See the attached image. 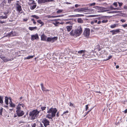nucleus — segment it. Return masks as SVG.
Returning a JSON list of instances; mask_svg holds the SVG:
<instances>
[{"label":"nucleus","mask_w":127,"mask_h":127,"mask_svg":"<svg viewBox=\"0 0 127 127\" xmlns=\"http://www.w3.org/2000/svg\"><path fill=\"white\" fill-rule=\"evenodd\" d=\"M28 20V19L27 18H25L23 19V21H27Z\"/></svg>","instance_id":"63"},{"label":"nucleus","mask_w":127,"mask_h":127,"mask_svg":"<svg viewBox=\"0 0 127 127\" xmlns=\"http://www.w3.org/2000/svg\"><path fill=\"white\" fill-rule=\"evenodd\" d=\"M16 8L17 11H18L19 13H21L22 12H21L22 10V9L21 6L18 3H17L16 5Z\"/></svg>","instance_id":"7"},{"label":"nucleus","mask_w":127,"mask_h":127,"mask_svg":"<svg viewBox=\"0 0 127 127\" xmlns=\"http://www.w3.org/2000/svg\"><path fill=\"white\" fill-rule=\"evenodd\" d=\"M16 112L18 115L19 116H21L24 114V112L23 111L21 110H16Z\"/></svg>","instance_id":"10"},{"label":"nucleus","mask_w":127,"mask_h":127,"mask_svg":"<svg viewBox=\"0 0 127 127\" xmlns=\"http://www.w3.org/2000/svg\"><path fill=\"white\" fill-rule=\"evenodd\" d=\"M108 11L112 10H115V8L113 7L112 6H110L108 7Z\"/></svg>","instance_id":"25"},{"label":"nucleus","mask_w":127,"mask_h":127,"mask_svg":"<svg viewBox=\"0 0 127 127\" xmlns=\"http://www.w3.org/2000/svg\"><path fill=\"white\" fill-rule=\"evenodd\" d=\"M9 99L10 101L9 102V104L10 106L11 107H15V105L12 103L11 98H10Z\"/></svg>","instance_id":"17"},{"label":"nucleus","mask_w":127,"mask_h":127,"mask_svg":"<svg viewBox=\"0 0 127 127\" xmlns=\"http://www.w3.org/2000/svg\"><path fill=\"white\" fill-rule=\"evenodd\" d=\"M53 0H38V2L39 4L45 3L50 2H52Z\"/></svg>","instance_id":"8"},{"label":"nucleus","mask_w":127,"mask_h":127,"mask_svg":"<svg viewBox=\"0 0 127 127\" xmlns=\"http://www.w3.org/2000/svg\"><path fill=\"white\" fill-rule=\"evenodd\" d=\"M95 2H94L90 4L89 5L90 6H94L95 5Z\"/></svg>","instance_id":"45"},{"label":"nucleus","mask_w":127,"mask_h":127,"mask_svg":"<svg viewBox=\"0 0 127 127\" xmlns=\"http://www.w3.org/2000/svg\"><path fill=\"white\" fill-rule=\"evenodd\" d=\"M29 1H30V3L29 4L30 5L34 3V1L33 0H29Z\"/></svg>","instance_id":"33"},{"label":"nucleus","mask_w":127,"mask_h":127,"mask_svg":"<svg viewBox=\"0 0 127 127\" xmlns=\"http://www.w3.org/2000/svg\"><path fill=\"white\" fill-rule=\"evenodd\" d=\"M42 122L44 124L45 127H46L48 125H49V121L46 119H43Z\"/></svg>","instance_id":"9"},{"label":"nucleus","mask_w":127,"mask_h":127,"mask_svg":"<svg viewBox=\"0 0 127 127\" xmlns=\"http://www.w3.org/2000/svg\"><path fill=\"white\" fill-rule=\"evenodd\" d=\"M86 110L87 111V110L88 109V105H86Z\"/></svg>","instance_id":"58"},{"label":"nucleus","mask_w":127,"mask_h":127,"mask_svg":"<svg viewBox=\"0 0 127 127\" xmlns=\"http://www.w3.org/2000/svg\"><path fill=\"white\" fill-rule=\"evenodd\" d=\"M78 22L79 23H82L83 22V20L81 18H79L77 20Z\"/></svg>","instance_id":"27"},{"label":"nucleus","mask_w":127,"mask_h":127,"mask_svg":"<svg viewBox=\"0 0 127 127\" xmlns=\"http://www.w3.org/2000/svg\"><path fill=\"white\" fill-rule=\"evenodd\" d=\"M80 6V5H78V4H76L75 5V7L76 8H77Z\"/></svg>","instance_id":"55"},{"label":"nucleus","mask_w":127,"mask_h":127,"mask_svg":"<svg viewBox=\"0 0 127 127\" xmlns=\"http://www.w3.org/2000/svg\"><path fill=\"white\" fill-rule=\"evenodd\" d=\"M74 16L75 17H82L83 16H84V15L82 14H77L74 15Z\"/></svg>","instance_id":"30"},{"label":"nucleus","mask_w":127,"mask_h":127,"mask_svg":"<svg viewBox=\"0 0 127 127\" xmlns=\"http://www.w3.org/2000/svg\"><path fill=\"white\" fill-rule=\"evenodd\" d=\"M85 50H81L79 51L78 52V53L83 54H84V53H85Z\"/></svg>","instance_id":"31"},{"label":"nucleus","mask_w":127,"mask_h":127,"mask_svg":"<svg viewBox=\"0 0 127 127\" xmlns=\"http://www.w3.org/2000/svg\"><path fill=\"white\" fill-rule=\"evenodd\" d=\"M120 29H117L114 30V34H116L117 33H118L120 32Z\"/></svg>","instance_id":"19"},{"label":"nucleus","mask_w":127,"mask_h":127,"mask_svg":"<svg viewBox=\"0 0 127 127\" xmlns=\"http://www.w3.org/2000/svg\"><path fill=\"white\" fill-rule=\"evenodd\" d=\"M108 21L107 19H105L103 20L102 21V22L103 23H106L108 22Z\"/></svg>","instance_id":"41"},{"label":"nucleus","mask_w":127,"mask_h":127,"mask_svg":"<svg viewBox=\"0 0 127 127\" xmlns=\"http://www.w3.org/2000/svg\"><path fill=\"white\" fill-rule=\"evenodd\" d=\"M114 30H113L110 31V32L112 33V34L113 35L114 34Z\"/></svg>","instance_id":"61"},{"label":"nucleus","mask_w":127,"mask_h":127,"mask_svg":"<svg viewBox=\"0 0 127 127\" xmlns=\"http://www.w3.org/2000/svg\"><path fill=\"white\" fill-rule=\"evenodd\" d=\"M117 25L116 24H114L113 25H111L110 26V27L111 28H114L116 27L117 26Z\"/></svg>","instance_id":"28"},{"label":"nucleus","mask_w":127,"mask_h":127,"mask_svg":"<svg viewBox=\"0 0 127 127\" xmlns=\"http://www.w3.org/2000/svg\"><path fill=\"white\" fill-rule=\"evenodd\" d=\"M31 20L33 21V24H36V22H35L34 21V19H31Z\"/></svg>","instance_id":"51"},{"label":"nucleus","mask_w":127,"mask_h":127,"mask_svg":"<svg viewBox=\"0 0 127 127\" xmlns=\"http://www.w3.org/2000/svg\"><path fill=\"white\" fill-rule=\"evenodd\" d=\"M55 117L51 114H47L46 116V117L49 119H52V118Z\"/></svg>","instance_id":"18"},{"label":"nucleus","mask_w":127,"mask_h":127,"mask_svg":"<svg viewBox=\"0 0 127 127\" xmlns=\"http://www.w3.org/2000/svg\"><path fill=\"white\" fill-rule=\"evenodd\" d=\"M5 102L6 104L7 105L8 104V98L7 97H5Z\"/></svg>","instance_id":"23"},{"label":"nucleus","mask_w":127,"mask_h":127,"mask_svg":"<svg viewBox=\"0 0 127 127\" xmlns=\"http://www.w3.org/2000/svg\"><path fill=\"white\" fill-rule=\"evenodd\" d=\"M32 17H34L36 19H38L39 18V17L38 16L35 15H33L32 16Z\"/></svg>","instance_id":"37"},{"label":"nucleus","mask_w":127,"mask_h":127,"mask_svg":"<svg viewBox=\"0 0 127 127\" xmlns=\"http://www.w3.org/2000/svg\"><path fill=\"white\" fill-rule=\"evenodd\" d=\"M63 10L62 9H59L57 11V13H60L62 12H63Z\"/></svg>","instance_id":"38"},{"label":"nucleus","mask_w":127,"mask_h":127,"mask_svg":"<svg viewBox=\"0 0 127 127\" xmlns=\"http://www.w3.org/2000/svg\"><path fill=\"white\" fill-rule=\"evenodd\" d=\"M36 126V124L35 123H34V124H33L32 125V127H35Z\"/></svg>","instance_id":"56"},{"label":"nucleus","mask_w":127,"mask_h":127,"mask_svg":"<svg viewBox=\"0 0 127 127\" xmlns=\"http://www.w3.org/2000/svg\"><path fill=\"white\" fill-rule=\"evenodd\" d=\"M118 2L119 4V6L120 7H121L122 5L123 4V3L122 2L120 3L119 2Z\"/></svg>","instance_id":"46"},{"label":"nucleus","mask_w":127,"mask_h":127,"mask_svg":"<svg viewBox=\"0 0 127 127\" xmlns=\"http://www.w3.org/2000/svg\"><path fill=\"white\" fill-rule=\"evenodd\" d=\"M37 28V27H29V29L31 31H32L34 29H36Z\"/></svg>","instance_id":"26"},{"label":"nucleus","mask_w":127,"mask_h":127,"mask_svg":"<svg viewBox=\"0 0 127 127\" xmlns=\"http://www.w3.org/2000/svg\"><path fill=\"white\" fill-rule=\"evenodd\" d=\"M82 32V28L81 26H79L75 30H72L70 32V34L72 36L77 37L80 35Z\"/></svg>","instance_id":"1"},{"label":"nucleus","mask_w":127,"mask_h":127,"mask_svg":"<svg viewBox=\"0 0 127 127\" xmlns=\"http://www.w3.org/2000/svg\"><path fill=\"white\" fill-rule=\"evenodd\" d=\"M9 35L11 36H13L16 35V34L15 32L12 31L9 33Z\"/></svg>","instance_id":"22"},{"label":"nucleus","mask_w":127,"mask_h":127,"mask_svg":"<svg viewBox=\"0 0 127 127\" xmlns=\"http://www.w3.org/2000/svg\"><path fill=\"white\" fill-rule=\"evenodd\" d=\"M31 36V39L32 41H33L35 39L37 40L39 38L38 35L37 34L32 35Z\"/></svg>","instance_id":"11"},{"label":"nucleus","mask_w":127,"mask_h":127,"mask_svg":"<svg viewBox=\"0 0 127 127\" xmlns=\"http://www.w3.org/2000/svg\"><path fill=\"white\" fill-rule=\"evenodd\" d=\"M90 33V29L88 28H86L85 29L84 32V36L87 38L89 37Z\"/></svg>","instance_id":"4"},{"label":"nucleus","mask_w":127,"mask_h":127,"mask_svg":"<svg viewBox=\"0 0 127 127\" xmlns=\"http://www.w3.org/2000/svg\"><path fill=\"white\" fill-rule=\"evenodd\" d=\"M3 103V97L2 96H0V103L2 104Z\"/></svg>","instance_id":"35"},{"label":"nucleus","mask_w":127,"mask_h":127,"mask_svg":"<svg viewBox=\"0 0 127 127\" xmlns=\"http://www.w3.org/2000/svg\"><path fill=\"white\" fill-rule=\"evenodd\" d=\"M59 23V22H56L55 23H53V24L55 26H58V25Z\"/></svg>","instance_id":"39"},{"label":"nucleus","mask_w":127,"mask_h":127,"mask_svg":"<svg viewBox=\"0 0 127 127\" xmlns=\"http://www.w3.org/2000/svg\"><path fill=\"white\" fill-rule=\"evenodd\" d=\"M80 9L78 8L75 9L74 10L75 12H80Z\"/></svg>","instance_id":"42"},{"label":"nucleus","mask_w":127,"mask_h":127,"mask_svg":"<svg viewBox=\"0 0 127 127\" xmlns=\"http://www.w3.org/2000/svg\"><path fill=\"white\" fill-rule=\"evenodd\" d=\"M89 55V54L86 51L82 55L83 58H87Z\"/></svg>","instance_id":"16"},{"label":"nucleus","mask_w":127,"mask_h":127,"mask_svg":"<svg viewBox=\"0 0 127 127\" xmlns=\"http://www.w3.org/2000/svg\"><path fill=\"white\" fill-rule=\"evenodd\" d=\"M88 9L87 8H82L80 9V11H83L85 10H87Z\"/></svg>","instance_id":"29"},{"label":"nucleus","mask_w":127,"mask_h":127,"mask_svg":"<svg viewBox=\"0 0 127 127\" xmlns=\"http://www.w3.org/2000/svg\"><path fill=\"white\" fill-rule=\"evenodd\" d=\"M57 111V110L56 108H52L48 110L47 113L49 114L51 113L53 116H55Z\"/></svg>","instance_id":"3"},{"label":"nucleus","mask_w":127,"mask_h":127,"mask_svg":"<svg viewBox=\"0 0 127 127\" xmlns=\"http://www.w3.org/2000/svg\"><path fill=\"white\" fill-rule=\"evenodd\" d=\"M41 89L43 92H47V91H49V90L46 89L44 87L42 88Z\"/></svg>","instance_id":"34"},{"label":"nucleus","mask_w":127,"mask_h":127,"mask_svg":"<svg viewBox=\"0 0 127 127\" xmlns=\"http://www.w3.org/2000/svg\"><path fill=\"white\" fill-rule=\"evenodd\" d=\"M34 56H29L28 57H25L24 59V60H29L31 59L32 58L34 57Z\"/></svg>","instance_id":"20"},{"label":"nucleus","mask_w":127,"mask_h":127,"mask_svg":"<svg viewBox=\"0 0 127 127\" xmlns=\"http://www.w3.org/2000/svg\"><path fill=\"white\" fill-rule=\"evenodd\" d=\"M124 8L125 9H127V6L126 5H125L124 7Z\"/></svg>","instance_id":"64"},{"label":"nucleus","mask_w":127,"mask_h":127,"mask_svg":"<svg viewBox=\"0 0 127 127\" xmlns=\"http://www.w3.org/2000/svg\"><path fill=\"white\" fill-rule=\"evenodd\" d=\"M69 106L70 107H75L74 105L71 102H70Z\"/></svg>","instance_id":"43"},{"label":"nucleus","mask_w":127,"mask_h":127,"mask_svg":"<svg viewBox=\"0 0 127 127\" xmlns=\"http://www.w3.org/2000/svg\"><path fill=\"white\" fill-rule=\"evenodd\" d=\"M91 24L92 25H94V24L95 23V22H94V21H91Z\"/></svg>","instance_id":"57"},{"label":"nucleus","mask_w":127,"mask_h":127,"mask_svg":"<svg viewBox=\"0 0 127 127\" xmlns=\"http://www.w3.org/2000/svg\"><path fill=\"white\" fill-rule=\"evenodd\" d=\"M48 18H56V16H51L50 15H48Z\"/></svg>","instance_id":"50"},{"label":"nucleus","mask_w":127,"mask_h":127,"mask_svg":"<svg viewBox=\"0 0 127 127\" xmlns=\"http://www.w3.org/2000/svg\"><path fill=\"white\" fill-rule=\"evenodd\" d=\"M2 109H3V108H1L0 109V115H2Z\"/></svg>","instance_id":"52"},{"label":"nucleus","mask_w":127,"mask_h":127,"mask_svg":"<svg viewBox=\"0 0 127 127\" xmlns=\"http://www.w3.org/2000/svg\"><path fill=\"white\" fill-rule=\"evenodd\" d=\"M37 22L38 23H39L41 24L42 25H44V23H43V22L41 21L40 20H38Z\"/></svg>","instance_id":"32"},{"label":"nucleus","mask_w":127,"mask_h":127,"mask_svg":"<svg viewBox=\"0 0 127 127\" xmlns=\"http://www.w3.org/2000/svg\"><path fill=\"white\" fill-rule=\"evenodd\" d=\"M3 61L5 62H6L9 61H11V59H7L6 58L4 57L3 59H2Z\"/></svg>","instance_id":"24"},{"label":"nucleus","mask_w":127,"mask_h":127,"mask_svg":"<svg viewBox=\"0 0 127 127\" xmlns=\"http://www.w3.org/2000/svg\"><path fill=\"white\" fill-rule=\"evenodd\" d=\"M105 17L103 16L100 17L98 18L97 19H95L94 20V22H95V23H97L98 24H100L101 22L99 20H102L105 18Z\"/></svg>","instance_id":"6"},{"label":"nucleus","mask_w":127,"mask_h":127,"mask_svg":"<svg viewBox=\"0 0 127 127\" xmlns=\"http://www.w3.org/2000/svg\"><path fill=\"white\" fill-rule=\"evenodd\" d=\"M7 18V17L6 15L3 16H0V19H6Z\"/></svg>","instance_id":"36"},{"label":"nucleus","mask_w":127,"mask_h":127,"mask_svg":"<svg viewBox=\"0 0 127 127\" xmlns=\"http://www.w3.org/2000/svg\"><path fill=\"white\" fill-rule=\"evenodd\" d=\"M24 107L25 106L23 104H19L16 108L17 110H20L22 109V108H24Z\"/></svg>","instance_id":"12"},{"label":"nucleus","mask_w":127,"mask_h":127,"mask_svg":"<svg viewBox=\"0 0 127 127\" xmlns=\"http://www.w3.org/2000/svg\"><path fill=\"white\" fill-rule=\"evenodd\" d=\"M0 57L1 59H3L5 57L3 56H0Z\"/></svg>","instance_id":"60"},{"label":"nucleus","mask_w":127,"mask_h":127,"mask_svg":"<svg viewBox=\"0 0 127 127\" xmlns=\"http://www.w3.org/2000/svg\"><path fill=\"white\" fill-rule=\"evenodd\" d=\"M99 10H100V12H103L108 11V7L104 8L100 7Z\"/></svg>","instance_id":"14"},{"label":"nucleus","mask_w":127,"mask_h":127,"mask_svg":"<svg viewBox=\"0 0 127 127\" xmlns=\"http://www.w3.org/2000/svg\"><path fill=\"white\" fill-rule=\"evenodd\" d=\"M39 111L37 110H34L31 112L30 113V116L31 117L32 120H34L37 118L39 115Z\"/></svg>","instance_id":"2"},{"label":"nucleus","mask_w":127,"mask_h":127,"mask_svg":"<svg viewBox=\"0 0 127 127\" xmlns=\"http://www.w3.org/2000/svg\"><path fill=\"white\" fill-rule=\"evenodd\" d=\"M120 21L122 22H124L126 21V19H121L120 20Z\"/></svg>","instance_id":"49"},{"label":"nucleus","mask_w":127,"mask_h":127,"mask_svg":"<svg viewBox=\"0 0 127 127\" xmlns=\"http://www.w3.org/2000/svg\"><path fill=\"white\" fill-rule=\"evenodd\" d=\"M68 111H64L63 113V114H64L65 113H68Z\"/></svg>","instance_id":"59"},{"label":"nucleus","mask_w":127,"mask_h":127,"mask_svg":"<svg viewBox=\"0 0 127 127\" xmlns=\"http://www.w3.org/2000/svg\"><path fill=\"white\" fill-rule=\"evenodd\" d=\"M113 5L115 6V7H117L118 6V4L117 2H115L113 3Z\"/></svg>","instance_id":"47"},{"label":"nucleus","mask_w":127,"mask_h":127,"mask_svg":"<svg viewBox=\"0 0 127 127\" xmlns=\"http://www.w3.org/2000/svg\"><path fill=\"white\" fill-rule=\"evenodd\" d=\"M68 17H74V15H71L69 16H68Z\"/></svg>","instance_id":"62"},{"label":"nucleus","mask_w":127,"mask_h":127,"mask_svg":"<svg viewBox=\"0 0 127 127\" xmlns=\"http://www.w3.org/2000/svg\"><path fill=\"white\" fill-rule=\"evenodd\" d=\"M100 7L98 6H95L93 7L95 9H98V10L100 9Z\"/></svg>","instance_id":"40"},{"label":"nucleus","mask_w":127,"mask_h":127,"mask_svg":"<svg viewBox=\"0 0 127 127\" xmlns=\"http://www.w3.org/2000/svg\"><path fill=\"white\" fill-rule=\"evenodd\" d=\"M58 39V37H57L54 36L53 37H48L46 39L47 42H53L55 41H56Z\"/></svg>","instance_id":"5"},{"label":"nucleus","mask_w":127,"mask_h":127,"mask_svg":"<svg viewBox=\"0 0 127 127\" xmlns=\"http://www.w3.org/2000/svg\"><path fill=\"white\" fill-rule=\"evenodd\" d=\"M41 109H42V110L43 111L44 110H45L46 107H43V106H41Z\"/></svg>","instance_id":"44"},{"label":"nucleus","mask_w":127,"mask_h":127,"mask_svg":"<svg viewBox=\"0 0 127 127\" xmlns=\"http://www.w3.org/2000/svg\"><path fill=\"white\" fill-rule=\"evenodd\" d=\"M72 26H67L66 27L67 30L68 32H70L72 29Z\"/></svg>","instance_id":"21"},{"label":"nucleus","mask_w":127,"mask_h":127,"mask_svg":"<svg viewBox=\"0 0 127 127\" xmlns=\"http://www.w3.org/2000/svg\"><path fill=\"white\" fill-rule=\"evenodd\" d=\"M47 36L45 35L44 34H43L41 36V40L46 41V39H47Z\"/></svg>","instance_id":"13"},{"label":"nucleus","mask_w":127,"mask_h":127,"mask_svg":"<svg viewBox=\"0 0 127 127\" xmlns=\"http://www.w3.org/2000/svg\"><path fill=\"white\" fill-rule=\"evenodd\" d=\"M87 10L89 11H94V9H88Z\"/></svg>","instance_id":"54"},{"label":"nucleus","mask_w":127,"mask_h":127,"mask_svg":"<svg viewBox=\"0 0 127 127\" xmlns=\"http://www.w3.org/2000/svg\"><path fill=\"white\" fill-rule=\"evenodd\" d=\"M64 16V15H61L57 16H56V17H61Z\"/></svg>","instance_id":"53"},{"label":"nucleus","mask_w":127,"mask_h":127,"mask_svg":"<svg viewBox=\"0 0 127 127\" xmlns=\"http://www.w3.org/2000/svg\"><path fill=\"white\" fill-rule=\"evenodd\" d=\"M124 28H126L127 27V24L125 25H123L122 26Z\"/></svg>","instance_id":"48"},{"label":"nucleus","mask_w":127,"mask_h":127,"mask_svg":"<svg viewBox=\"0 0 127 127\" xmlns=\"http://www.w3.org/2000/svg\"><path fill=\"white\" fill-rule=\"evenodd\" d=\"M30 5V9L32 10L34 9L36 6V5L35 3Z\"/></svg>","instance_id":"15"}]
</instances>
